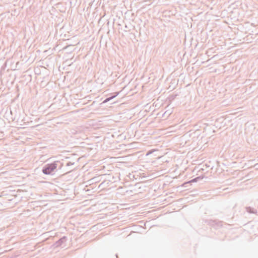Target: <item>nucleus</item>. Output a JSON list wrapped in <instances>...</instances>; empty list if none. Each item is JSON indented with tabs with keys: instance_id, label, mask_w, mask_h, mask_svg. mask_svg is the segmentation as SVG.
Here are the masks:
<instances>
[{
	"instance_id": "1",
	"label": "nucleus",
	"mask_w": 258,
	"mask_h": 258,
	"mask_svg": "<svg viewBox=\"0 0 258 258\" xmlns=\"http://www.w3.org/2000/svg\"><path fill=\"white\" fill-rule=\"evenodd\" d=\"M56 168L55 164H49L47 167L43 169V172L45 174H49L53 171Z\"/></svg>"
},
{
	"instance_id": "2",
	"label": "nucleus",
	"mask_w": 258,
	"mask_h": 258,
	"mask_svg": "<svg viewBox=\"0 0 258 258\" xmlns=\"http://www.w3.org/2000/svg\"><path fill=\"white\" fill-rule=\"evenodd\" d=\"M111 99V98H107L106 100H105L103 102L104 103H105V102H107V101H108L109 100H110Z\"/></svg>"
}]
</instances>
